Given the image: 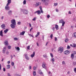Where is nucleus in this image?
<instances>
[{
	"label": "nucleus",
	"mask_w": 76,
	"mask_h": 76,
	"mask_svg": "<svg viewBox=\"0 0 76 76\" xmlns=\"http://www.w3.org/2000/svg\"><path fill=\"white\" fill-rule=\"evenodd\" d=\"M33 75L34 76H35L36 75V72L34 71L33 72Z\"/></svg>",
	"instance_id": "nucleus-24"
},
{
	"label": "nucleus",
	"mask_w": 76,
	"mask_h": 76,
	"mask_svg": "<svg viewBox=\"0 0 76 76\" xmlns=\"http://www.w3.org/2000/svg\"><path fill=\"white\" fill-rule=\"evenodd\" d=\"M8 48L9 50H10V49L11 48V46H8Z\"/></svg>",
	"instance_id": "nucleus-42"
},
{
	"label": "nucleus",
	"mask_w": 76,
	"mask_h": 76,
	"mask_svg": "<svg viewBox=\"0 0 76 76\" xmlns=\"http://www.w3.org/2000/svg\"><path fill=\"white\" fill-rule=\"evenodd\" d=\"M9 53V52H8V51H7V52L6 53V54H8Z\"/></svg>",
	"instance_id": "nucleus-61"
},
{
	"label": "nucleus",
	"mask_w": 76,
	"mask_h": 76,
	"mask_svg": "<svg viewBox=\"0 0 76 76\" xmlns=\"http://www.w3.org/2000/svg\"><path fill=\"white\" fill-rule=\"evenodd\" d=\"M70 72L69 71H68V72H67V74H68V75H69V74H70Z\"/></svg>",
	"instance_id": "nucleus-58"
},
{
	"label": "nucleus",
	"mask_w": 76,
	"mask_h": 76,
	"mask_svg": "<svg viewBox=\"0 0 76 76\" xmlns=\"http://www.w3.org/2000/svg\"><path fill=\"white\" fill-rule=\"evenodd\" d=\"M3 71L4 72H6V69H5V68H3Z\"/></svg>",
	"instance_id": "nucleus-52"
},
{
	"label": "nucleus",
	"mask_w": 76,
	"mask_h": 76,
	"mask_svg": "<svg viewBox=\"0 0 76 76\" xmlns=\"http://www.w3.org/2000/svg\"><path fill=\"white\" fill-rule=\"evenodd\" d=\"M11 22L12 24L10 25V26L12 28H15V26L16 25V20L15 19L12 20H11Z\"/></svg>",
	"instance_id": "nucleus-1"
},
{
	"label": "nucleus",
	"mask_w": 76,
	"mask_h": 76,
	"mask_svg": "<svg viewBox=\"0 0 76 76\" xmlns=\"http://www.w3.org/2000/svg\"><path fill=\"white\" fill-rule=\"evenodd\" d=\"M64 54H66L67 55L69 54V51L68 50H66L64 52Z\"/></svg>",
	"instance_id": "nucleus-6"
},
{
	"label": "nucleus",
	"mask_w": 76,
	"mask_h": 76,
	"mask_svg": "<svg viewBox=\"0 0 76 76\" xmlns=\"http://www.w3.org/2000/svg\"><path fill=\"white\" fill-rule=\"evenodd\" d=\"M27 48L28 50H29L30 49V46H28L27 47Z\"/></svg>",
	"instance_id": "nucleus-36"
},
{
	"label": "nucleus",
	"mask_w": 76,
	"mask_h": 76,
	"mask_svg": "<svg viewBox=\"0 0 76 76\" xmlns=\"http://www.w3.org/2000/svg\"><path fill=\"white\" fill-rule=\"evenodd\" d=\"M74 71L75 72V73H76V68H75L74 69Z\"/></svg>",
	"instance_id": "nucleus-43"
},
{
	"label": "nucleus",
	"mask_w": 76,
	"mask_h": 76,
	"mask_svg": "<svg viewBox=\"0 0 76 76\" xmlns=\"http://www.w3.org/2000/svg\"><path fill=\"white\" fill-rule=\"evenodd\" d=\"M62 64L63 65H66V63L64 61H63L62 62Z\"/></svg>",
	"instance_id": "nucleus-25"
},
{
	"label": "nucleus",
	"mask_w": 76,
	"mask_h": 76,
	"mask_svg": "<svg viewBox=\"0 0 76 76\" xmlns=\"http://www.w3.org/2000/svg\"><path fill=\"white\" fill-rule=\"evenodd\" d=\"M35 51H34L33 52V54L31 55V58H33V57H34V56H35Z\"/></svg>",
	"instance_id": "nucleus-7"
},
{
	"label": "nucleus",
	"mask_w": 76,
	"mask_h": 76,
	"mask_svg": "<svg viewBox=\"0 0 76 76\" xmlns=\"http://www.w3.org/2000/svg\"><path fill=\"white\" fill-rule=\"evenodd\" d=\"M55 41H57V37H55Z\"/></svg>",
	"instance_id": "nucleus-50"
},
{
	"label": "nucleus",
	"mask_w": 76,
	"mask_h": 76,
	"mask_svg": "<svg viewBox=\"0 0 76 76\" xmlns=\"http://www.w3.org/2000/svg\"><path fill=\"white\" fill-rule=\"evenodd\" d=\"M70 48V47L69 46H68L67 47V49H69Z\"/></svg>",
	"instance_id": "nucleus-46"
},
{
	"label": "nucleus",
	"mask_w": 76,
	"mask_h": 76,
	"mask_svg": "<svg viewBox=\"0 0 76 76\" xmlns=\"http://www.w3.org/2000/svg\"><path fill=\"white\" fill-rule=\"evenodd\" d=\"M37 15H40L41 14V11L39 10L37 11Z\"/></svg>",
	"instance_id": "nucleus-21"
},
{
	"label": "nucleus",
	"mask_w": 76,
	"mask_h": 76,
	"mask_svg": "<svg viewBox=\"0 0 76 76\" xmlns=\"http://www.w3.org/2000/svg\"><path fill=\"white\" fill-rule=\"evenodd\" d=\"M56 29L57 30L58 29V26L57 25H56L55 26Z\"/></svg>",
	"instance_id": "nucleus-13"
},
{
	"label": "nucleus",
	"mask_w": 76,
	"mask_h": 76,
	"mask_svg": "<svg viewBox=\"0 0 76 76\" xmlns=\"http://www.w3.org/2000/svg\"><path fill=\"white\" fill-rule=\"evenodd\" d=\"M6 47L4 48L2 51V53H5V51H6Z\"/></svg>",
	"instance_id": "nucleus-14"
},
{
	"label": "nucleus",
	"mask_w": 76,
	"mask_h": 76,
	"mask_svg": "<svg viewBox=\"0 0 76 76\" xmlns=\"http://www.w3.org/2000/svg\"><path fill=\"white\" fill-rule=\"evenodd\" d=\"M29 25L30 27H31V23H29Z\"/></svg>",
	"instance_id": "nucleus-63"
},
{
	"label": "nucleus",
	"mask_w": 76,
	"mask_h": 76,
	"mask_svg": "<svg viewBox=\"0 0 76 76\" xmlns=\"http://www.w3.org/2000/svg\"><path fill=\"white\" fill-rule=\"evenodd\" d=\"M1 27L2 28H5V25L3 24L2 25H1Z\"/></svg>",
	"instance_id": "nucleus-22"
},
{
	"label": "nucleus",
	"mask_w": 76,
	"mask_h": 76,
	"mask_svg": "<svg viewBox=\"0 0 76 76\" xmlns=\"http://www.w3.org/2000/svg\"><path fill=\"white\" fill-rule=\"evenodd\" d=\"M39 8L40 10V11L41 12V13H44V12H43V11H42V7H40Z\"/></svg>",
	"instance_id": "nucleus-16"
},
{
	"label": "nucleus",
	"mask_w": 76,
	"mask_h": 76,
	"mask_svg": "<svg viewBox=\"0 0 76 76\" xmlns=\"http://www.w3.org/2000/svg\"><path fill=\"white\" fill-rule=\"evenodd\" d=\"M50 38H51V39H53V34H51L50 36Z\"/></svg>",
	"instance_id": "nucleus-30"
},
{
	"label": "nucleus",
	"mask_w": 76,
	"mask_h": 76,
	"mask_svg": "<svg viewBox=\"0 0 76 76\" xmlns=\"http://www.w3.org/2000/svg\"><path fill=\"white\" fill-rule=\"evenodd\" d=\"M7 31H8V29H6L4 31V32L5 33H7Z\"/></svg>",
	"instance_id": "nucleus-31"
},
{
	"label": "nucleus",
	"mask_w": 76,
	"mask_h": 76,
	"mask_svg": "<svg viewBox=\"0 0 76 76\" xmlns=\"http://www.w3.org/2000/svg\"><path fill=\"white\" fill-rule=\"evenodd\" d=\"M24 56H25V58H26L27 59V60H29V57H28V55H27V54H24Z\"/></svg>",
	"instance_id": "nucleus-5"
},
{
	"label": "nucleus",
	"mask_w": 76,
	"mask_h": 76,
	"mask_svg": "<svg viewBox=\"0 0 76 76\" xmlns=\"http://www.w3.org/2000/svg\"><path fill=\"white\" fill-rule=\"evenodd\" d=\"M32 29H33V28L32 27H31L30 30V32H31V31L32 30Z\"/></svg>",
	"instance_id": "nucleus-47"
},
{
	"label": "nucleus",
	"mask_w": 76,
	"mask_h": 76,
	"mask_svg": "<svg viewBox=\"0 0 76 76\" xmlns=\"http://www.w3.org/2000/svg\"><path fill=\"white\" fill-rule=\"evenodd\" d=\"M71 58L72 59H73V58H74V54H72L71 55Z\"/></svg>",
	"instance_id": "nucleus-18"
},
{
	"label": "nucleus",
	"mask_w": 76,
	"mask_h": 76,
	"mask_svg": "<svg viewBox=\"0 0 76 76\" xmlns=\"http://www.w3.org/2000/svg\"><path fill=\"white\" fill-rule=\"evenodd\" d=\"M1 64H0V70H1Z\"/></svg>",
	"instance_id": "nucleus-53"
},
{
	"label": "nucleus",
	"mask_w": 76,
	"mask_h": 76,
	"mask_svg": "<svg viewBox=\"0 0 76 76\" xmlns=\"http://www.w3.org/2000/svg\"><path fill=\"white\" fill-rule=\"evenodd\" d=\"M0 35L1 37H3V31L1 30L0 32Z\"/></svg>",
	"instance_id": "nucleus-15"
},
{
	"label": "nucleus",
	"mask_w": 76,
	"mask_h": 76,
	"mask_svg": "<svg viewBox=\"0 0 76 76\" xmlns=\"http://www.w3.org/2000/svg\"><path fill=\"white\" fill-rule=\"evenodd\" d=\"M50 56H51V57H53V54L52 53H50Z\"/></svg>",
	"instance_id": "nucleus-48"
},
{
	"label": "nucleus",
	"mask_w": 76,
	"mask_h": 76,
	"mask_svg": "<svg viewBox=\"0 0 76 76\" xmlns=\"http://www.w3.org/2000/svg\"><path fill=\"white\" fill-rule=\"evenodd\" d=\"M25 31H23L20 34V35H24V34H25Z\"/></svg>",
	"instance_id": "nucleus-9"
},
{
	"label": "nucleus",
	"mask_w": 76,
	"mask_h": 76,
	"mask_svg": "<svg viewBox=\"0 0 76 76\" xmlns=\"http://www.w3.org/2000/svg\"><path fill=\"white\" fill-rule=\"evenodd\" d=\"M11 0H8L7 1V3L6 5L7 7L6 6L5 7V9L6 10H9V6H8L11 3Z\"/></svg>",
	"instance_id": "nucleus-2"
},
{
	"label": "nucleus",
	"mask_w": 76,
	"mask_h": 76,
	"mask_svg": "<svg viewBox=\"0 0 76 76\" xmlns=\"http://www.w3.org/2000/svg\"><path fill=\"white\" fill-rule=\"evenodd\" d=\"M46 64L45 63H43L42 67H43V68H45V67Z\"/></svg>",
	"instance_id": "nucleus-20"
},
{
	"label": "nucleus",
	"mask_w": 76,
	"mask_h": 76,
	"mask_svg": "<svg viewBox=\"0 0 76 76\" xmlns=\"http://www.w3.org/2000/svg\"><path fill=\"white\" fill-rule=\"evenodd\" d=\"M44 57H45V58H46V57H47V55H44L43 56Z\"/></svg>",
	"instance_id": "nucleus-49"
},
{
	"label": "nucleus",
	"mask_w": 76,
	"mask_h": 76,
	"mask_svg": "<svg viewBox=\"0 0 76 76\" xmlns=\"http://www.w3.org/2000/svg\"><path fill=\"white\" fill-rule=\"evenodd\" d=\"M42 2L43 3H45V2H48L49 1V0H42Z\"/></svg>",
	"instance_id": "nucleus-11"
},
{
	"label": "nucleus",
	"mask_w": 76,
	"mask_h": 76,
	"mask_svg": "<svg viewBox=\"0 0 76 76\" xmlns=\"http://www.w3.org/2000/svg\"><path fill=\"white\" fill-rule=\"evenodd\" d=\"M76 45L75 44H73V47H76Z\"/></svg>",
	"instance_id": "nucleus-39"
},
{
	"label": "nucleus",
	"mask_w": 76,
	"mask_h": 76,
	"mask_svg": "<svg viewBox=\"0 0 76 76\" xmlns=\"http://www.w3.org/2000/svg\"><path fill=\"white\" fill-rule=\"evenodd\" d=\"M44 3L45 4V6H46L48 4V3L46 2Z\"/></svg>",
	"instance_id": "nucleus-41"
},
{
	"label": "nucleus",
	"mask_w": 76,
	"mask_h": 76,
	"mask_svg": "<svg viewBox=\"0 0 76 76\" xmlns=\"http://www.w3.org/2000/svg\"><path fill=\"white\" fill-rule=\"evenodd\" d=\"M26 0H24L23 2V4H26Z\"/></svg>",
	"instance_id": "nucleus-29"
},
{
	"label": "nucleus",
	"mask_w": 76,
	"mask_h": 76,
	"mask_svg": "<svg viewBox=\"0 0 76 76\" xmlns=\"http://www.w3.org/2000/svg\"><path fill=\"white\" fill-rule=\"evenodd\" d=\"M10 57L11 58V59H12L13 58V56H12V55H11Z\"/></svg>",
	"instance_id": "nucleus-59"
},
{
	"label": "nucleus",
	"mask_w": 76,
	"mask_h": 76,
	"mask_svg": "<svg viewBox=\"0 0 76 76\" xmlns=\"http://www.w3.org/2000/svg\"><path fill=\"white\" fill-rule=\"evenodd\" d=\"M73 64L74 66H76V61L75 62H74L73 63Z\"/></svg>",
	"instance_id": "nucleus-37"
},
{
	"label": "nucleus",
	"mask_w": 76,
	"mask_h": 76,
	"mask_svg": "<svg viewBox=\"0 0 76 76\" xmlns=\"http://www.w3.org/2000/svg\"><path fill=\"white\" fill-rule=\"evenodd\" d=\"M52 62H54V61H55V59L53 58H52Z\"/></svg>",
	"instance_id": "nucleus-32"
},
{
	"label": "nucleus",
	"mask_w": 76,
	"mask_h": 76,
	"mask_svg": "<svg viewBox=\"0 0 76 76\" xmlns=\"http://www.w3.org/2000/svg\"><path fill=\"white\" fill-rule=\"evenodd\" d=\"M36 19L37 18H36V17H34L33 19H32V20L33 21H35V20H36Z\"/></svg>",
	"instance_id": "nucleus-26"
},
{
	"label": "nucleus",
	"mask_w": 76,
	"mask_h": 76,
	"mask_svg": "<svg viewBox=\"0 0 76 76\" xmlns=\"http://www.w3.org/2000/svg\"><path fill=\"white\" fill-rule=\"evenodd\" d=\"M23 13L24 14L26 15L27 14H28V11L27 10H24L23 11Z\"/></svg>",
	"instance_id": "nucleus-8"
},
{
	"label": "nucleus",
	"mask_w": 76,
	"mask_h": 76,
	"mask_svg": "<svg viewBox=\"0 0 76 76\" xmlns=\"http://www.w3.org/2000/svg\"><path fill=\"white\" fill-rule=\"evenodd\" d=\"M39 34H40V32H37V34L35 36V37H38V36L39 35Z\"/></svg>",
	"instance_id": "nucleus-12"
},
{
	"label": "nucleus",
	"mask_w": 76,
	"mask_h": 76,
	"mask_svg": "<svg viewBox=\"0 0 76 76\" xmlns=\"http://www.w3.org/2000/svg\"><path fill=\"white\" fill-rule=\"evenodd\" d=\"M58 51H60V53L63 52V47H60L58 49Z\"/></svg>",
	"instance_id": "nucleus-4"
},
{
	"label": "nucleus",
	"mask_w": 76,
	"mask_h": 76,
	"mask_svg": "<svg viewBox=\"0 0 76 76\" xmlns=\"http://www.w3.org/2000/svg\"><path fill=\"white\" fill-rule=\"evenodd\" d=\"M14 39L15 40V41H18V38H14Z\"/></svg>",
	"instance_id": "nucleus-40"
},
{
	"label": "nucleus",
	"mask_w": 76,
	"mask_h": 76,
	"mask_svg": "<svg viewBox=\"0 0 76 76\" xmlns=\"http://www.w3.org/2000/svg\"><path fill=\"white\" fill-rule=\"evenodd\" d=\"M37 46H39V44H38V42H37Z\"/></svg>",
	"instance_id": "nucleus-64"
},
{
	"label": "nucleus",
	"mask_w": 76,
	"mask_h": 76,
	"mask_svg": "<svg viewBox=\"0 0 76 76\" xmlns=\"http://www.w3.org/2000/svg\"><path fill=\"white\" fill-rule=\"evenodd\" d=\"M7 75H8V76H10V74H9V73H8L7 74Z\"/></svg>",
	"instance_id": "nucleus-62"
},
{
	"label": "nucleus",
	"mask_w": 76,
	"mask_h": 76,
	"mask_svg": "<svg viewBox=\"0 0 76 76\" xmlns=\"http://www.w3.org/2000/svg\"><path fill=\"white\" fill-rule=\"evenodd\" d=\"M41 4L40 2H38L35 5V6L37 7L38 6H39Z\"/></svg>",
	"instance_id": "nucleus-10"
},
{
	"label": "nucleus",
	"mask_w": 76,
	"mask_h": 76,
	"mask_svg": "<svg viewBox=\"0 0 76 76\" xmlns=\"http://www.w3.org/2000/svg\"><path fill=\"white\" fill-rule=\"evenodd\" d=\"M36 69V67L34 66V67H33V69H34V70H35V69Z\"/></svg>",
	"instance_id": "nucleus-54"
},
{
	"label": "nucleus",
	"mask_w": 76,
	"mask_h": 76,
	"mask_svg": "<svg viewBox=\"0 0 76 76\" xmlns=\"http://www.w3.org/2000/svg\"><path fill=\"white\" fill-rule=\"evenodd\" d=\"M68 41H69V39H65V42H67Z\"/></svg>",
	"instance_id": "nucleus-23"
},
{
	"label": "nucleus",
	"mask_w": 76,
	"mask_h": 76,
	"mask_svg": "<svg viewBox=\"0 0 76 76\" xmlns=\"http://www.w3.org/2000/svg\"><path fill=\"white\" fill-rule=\"evenodd\" d=\"M31 66H29V70H31Z\"/></svg>",
	"instance_id": "nucleus-51"
},
{
	"label": "nucleus",
	"mask_w": 76,
	"mask_h": 76,
	"mask_svg": "<svg viewBox=\"0 0 76 76\" xmlns=\"http://www.w3.org/2000/svg\"><path fill=\"white\" fill-rule=\"evenodd\" d=\"M39 74H40V75H42V74H43V73H42V72H41V71H39Z\"/></svg>",
	"instance_id": "nucleus-34"
},
{
	"label": "nucleus",
	"mask_w": 76,
	"mask_h": 76,
	"mask_svg": "<svg viewBox=\"0 0 76 76\" xmlns=\"http://www.w3.org/2000/svg\"><path fill=\"white\" fill-rule=\"evenodd\" d=\"M14 62H11V65L12 66H14Z\"/></svg>",
	"instance_id": "nucleus-38"
},
{
	"label": "nucleus",
	"mask_w": 76,
	"mask_h": 76,
	"mask_svg": "<svg viewBox=\"0 0 76 76\" xmlns=\"http://www.w3.org/2000/svg\"><path fill=\"white\" fill-rule=\"evenodd\" d=\"M15 48L16 50H19V47H15Z\"/></svg>",
	"instance_id": "nucleus-27"
},
{
	"label": "nucleus",
	"mask_w": 76,
	"mask_h": 76,
	"mask_svg": "<svg viewBox=\"0 0 76 76\" xmlns=\"http://www.w3.org/2000/svg\"><path fill=\"white\" fill-rule=\"evenodd\" d=\"M58 4L57 3H54V6H57Z\"/></svg>",
	"instance_id": "nucleus-33"
},
{
	"label": "nucleus",
	"mask_w": 76,
	"mask_h": 76,
	"mask_svg": "<svg viewBox=\"0 0 76 76\" xmlns=\"http://www.w3.org/2000/svg\"><path fill=\"white\" fill-rule=\"evenodd\" d=\"M59 23H62V26H64V24H65V22H64V19H61L59 20Z\"/></svg>",
	"instance_id": "nucleus-3"
},
{
	"label": "nucleus",
	"mask_w": 76,
	"mask_h": 76,
	"mask_svg": "<svg viewBox=\"0 0 76 76\" xmlns=\"http://www.w3.org/2000/svg\"><path fill=\"white\" fill-rule=\"evenodd\" d=\"M56 12H58V9H56Z\"/></svg>",
	"instance_id": "nucleus-55"
},
{
	"label": "nucleus",
	"mask_w": 76,
	"mask_h": 76,
	"mask_svg": "<svg viewBox=\"0 0 76 76\" xmlns=\"http://www.w3.org/2000/svg\"><path fill=\"white\" fill-rule=\"evenodd\" d=\"M12 10H10V11H9L8 12V14H9V15H10L11 14V13H12Z\"/></svg>",
	"instance_id": "nucleus-28"
},
{
	"label": "nucleus",
	"mask_w": 76,
	"mask_h": 76,
	"mask_svg": "<svg viewBox=\"0 0 76 76\" xmlns=\"http://www.w3.org/2000/svg\"><path fill=\"white\" fill-rule=\"evenodd\" d=\"M10 61H7L8 64H10Z\"/></svg>",
	"instance_id": "nucleus-57"
},
{
	"label": "nucleus",
	"mask_w": 76,
	"mask_h": 76,
	"mask_svg": "<svg viewBox=\"0 0 76 76\" xmlns=\"http://www.w3.org/2000/svg\"><path fill=\"white\" fill-rule=\"evenodd\" d=\"M52 29L53 30V31H54V30L55 29V28H54V27H53L52 28Z\"/></svg>",
	"instance_id": "nucleus-56"
},
{
	"label": "nucleus",
	"mask_w": 76,
	"mask_h": 76,
	"mask_svg": "<svg viewBox=\"0 0 76 76\" xmlns=\"http://www.w3.org/2000/svg\"><path fill=\"white\" fill-rule=\"evenodd\" d=\"M10 67V65H8L7 66L6 68L7 69H9V68Z\"/></svg>",
	"instance_id": "nucleus-19"
},
{
	"label": "nucleus",
	"mask_w": 76,
	"mask_h": 76,
	"mask_svg": "<svg viewBox=\"0 0 76 76\" xmlns=\"http://www.w3.org/2000/svg\"><path fill=\"white\" fill-rule=\"evenodd\" d=\"M4 44L5 45H8V42L7 41H5Z\"/></svg>",
	"instance_id": "nucleus-17"
},
{
	"label": "nucleus",
	"mask_w": 76,
	"mask_h": 76,
	"mask_svg": "<svg viewBox=\"0 0 76 76\" xmlns=\"http://www.w3.org/2000/svg\"><path fill=\"white\" fill-rule=\"evenodd\" d=\"M50 15H48L47 16V18H50Z\"/></svg>",
	"instance_id": "nucleus-44"
},
{
	"label": "nucleus",
	"mask_w": 76,
	"mask_h": 76,
	"mask_svg": "<svg viewBox=\"0 0 76 76\" xmlns=\"http://www.w3.org/2000/svg\"><path fill=\"white\" fill-rule=\"evenodd\" d=\"M72 53H73V54H76L75 51H73L72 52Z\"/></svg>",
	"instance_id": "nucleus-45"
},
{
	"label": "nucleus",
	"mask_w": 76,
	"mask_h": 76,
	"mask_svg": "<svg viewBox=\"0 0 76 76\" xmlns=\"http://www.w3.org/2000/svg\"><path fill=\"white\" fill-rule=\"evenodd\" d=\"M69 14H72V13H71V11H69Z\"/></svg>",
	"instance_id": "nucleus-60"
},
{
	"label": "nucleus",
	"mask_w": 76,
	"mask_h": 76,
	"mask_svg": "<svg viewBox=\"0 0 76 76\" xmlns=\"http://www.w3.org/2000/svg\"><path fill=\"white\" fill-rule=\"evenodd\" d=\"M74 37L76 38V33H74Z\"/></svg>",
	"instance_id": "nucleus-35"
}]
</instances>
